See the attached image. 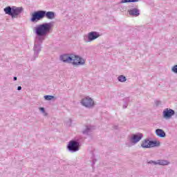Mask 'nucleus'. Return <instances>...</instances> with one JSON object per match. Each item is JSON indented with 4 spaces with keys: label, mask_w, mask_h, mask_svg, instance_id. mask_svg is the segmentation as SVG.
Returning a JSON list of instances; mask_svg holds the SVG:
<instances>
[{
    "label": "nucleus",
    "mask_w": 177,
    "mask_h": 177,
    "mask_svg": "<svg viewBox=\"0 0 177 177\" xmlns=\"http://www.w3.org/2000/svg\"><path fill=\"white\" fill-rule=\"evenodd\" d=\"M30 16V20L32 23H38L39 20H42L44 17H46L48 20H53L56 17V13L53 11L37 10L32 12Z\"/></svg>",
    "instance_id": "f03ea898"
},
{
    "label": "nucleus",
    "mask_w": 177,
    "mask_h": 177,
    "mask_svg": "<svg viewBox=\"0 0 177 177\" xmlns=\"http://www.w3.org/2000/svg\"><path fill=\"white\" fill-rule=\"evenodd\" d=\"M81 146L80 142L75 140H72L69 142L67 145V149L71 153H75L80 150V147Z\"/></svg>",
    "instance_id": "39448f33"
},
{
    "label": "nucleus",
    "mask_w": 177,
    "mask_h": 177,
    "mask_svg": "<svg viewBox=\"0 0 177 177\" xmlns=\"http://www.w3.org/2000/svg\"><path fill=\"white\" fill-rule=\"evenodd\" d=\"M118 80L119 81V82H125L127 81V77L121 75L118 77Z\"/></svg>",
    "instance_id": "dca6fc26"
},
{
    "label": "nucleus",
    "mask_w": 177,
    "mask_h": 177,
    "mask_svg": "<svg viewBox=\"0 0 177 177\" xmlns=\"http://www.w3.org/2000/svg\"><path fill=\"white\" fill-rule=\"evenodd\" d=\"M148 164H153V160H150L149 162H148Z\"/></svg>",
    "instance_id": "bb28decb"
},
{
    "label": "nucleus",
    "mask_w": 177,
    "mask_h": 177,
    "mask_svg": "<svg viewBox=\"0 0 177 177\" xmlns=\"http://www.w3.org/2000/svg\"><path fill=\"white\" fill-rule=\"evenodd\" d=\"M45 115H48V113H45Z\"/></svg>",
    "instance_id": "c85d7f7f"
},
{
    "label": "nucleus",
    "mask_w": 177,
    "mask_h": 177,
    "mask_svg": "<svg viewBox=\"0 0 177 177\" xmlns=\"http://www.w3.org/2000/svg\"><path fill=\"white\" fill-rule=\"evenodd\" d=\"M161 104V101L156 100L155 101V104L156 106H158Z\"/></svg>",
    "instance_id": "412c9836"
},
{
    "label": "nucleus",
    "mask_w": 177,
    "mask_h": 177,
    "mask_svg": "<svg viewBox=\"0 0 177 177\" xmlns=\"http://www.w3.org/2000/svg\"><path fill=\"white\" fill-rule=\"evenodd\" d=\"M39 110H40V111H41V113H45V108H44V107H40V108H39Z\"/></svg>",
    "instance_id": "4be33fe9"
},
{
    "label": "nucleus",
    "mask_w": 177,
    "mask_h": 177,
    "mask_svg": "<svg viewBox=\"0 0 177 177\" xmlns=\"http://www.w3.org/2000/svg\"><path fill=\"white\" fill-rule=\"evenodd\" d=\"M17 91H21V86H19L17 87Z\"/></svg>",
    "instance_id": "b1692460"
},
{
    "label": "nucleus",
    "mask_w": 177,
    "mask_h": 177,
    "mask_svg": "<svg viewBox=\"0 0 177 177\" xmlns=\"http://www.w3.org/2000/svg\"><path fill=\"white\" fill-rule=\"evenodd\" d=\"M53 24V21L43 23L33 28V32L36 35V40L33 47L34 55L31 60H35V59L38 57L39 52H41L42 49L41 45H42V42L45 41V38L52 32Z\"/></svg>",
    "instance_id": "f257e3e1"
},
{
    "label": "nucleus",
    "mask_w": 177,
    "mask_h": 177,
    "mask_svg": "<svg viewBox=\"0 0 177 177\" xmlns=\"http://www.w3.org/2000/svg\"><path fill=\"white\" fill-rule=\"evenodd\" d=\"M44 99H45V100H52L53 99H55V96H53V95H45Z\"/></svg>",
    "instance_id": "6ab92c4d"
},
{
    "label": "nucleus",
    "mask_w": 177,
    "mask_h": 177,
    "mask_svg": "<svg viewBox=\"0 0 177 177\" xmlns=\"http://www.w3.org/2000/svg\"><path fill=\"white\" fill-rule=\"evenodd\" d=\"M129 14L130 16H134L135 17H138L140 15V10L138 8H132L129 10Z\"/></svg>",
    "instance_id": "9d476101"
},
{
    "label": "nucleus",
    "mask_w": 177,
    "mask_h": 177,
    "mask_svg": "<svg viewBox=\"0 0 177 177\" xmlns=\"http://www.w3.org/2000/svg\"><path fill=\"white\" fill-rule=\"evenodd\" d=\"M151 147H160V141L149 140V149H151Z\"/></svg>",
    "instance_id": "f8f14e48"
},
{
    "label": "nucleus",
    "mask_w": 177,
    "mask_h": 177,
    "mask_svg": "<svg viewBox=\"0 0 177 177\" xmlns=\"http://www.w3.org/2000/svg\"><path fill=\"white\" fill-rule=\"evenodd\" d=\"M149 138L144 140L141 143V147H142V149H149Z\"/></svg>",
    "instance_id": "4468645a"
},
{
    "label": "nucleus",
    "mask_w": 177,
    "mask_h": 177,
    "mask_svg": "<svg viewBox=\"0 0 177 177\" xmlns=\"http://www.w3.org/2000/svg\"><path fill=\"white\" fill-rule=\"evenodd\" d=\"M81 104L84 107H93V106H95V101L92 98L87 97L82 100Z\"/></svg>",
    "instance_id": "1a4fd4ad"
},
{
    "label": "nucleus",
    "mask_w": 177,
    "mask_h": 177,
    "mask_svg": "<svg viewBox=\"0 0 177 177\" xmlns=\"http://www.w3.org/2000/svg\"><path fill=\"white\" fill-rule=\"evenodd\" d=\"M60 59L64 63H72L73 66H84L85 59L73 53L63 54L60 56Z\"/></svg>",
    "instance_id": "7ed1b4c3"
},
{
    "label": "nucleus",
    "mask_w": 177,
    "mask_h": 177,
    "mask_svg": "<svg viewBox=\"0 0 177 177\" xmlns=\"http://www.w3.org/2000/svg\"><path fill=\"white\" fill-rule=\"evenodd\" d=\"M175 115V111L171 109H165L162 112V117L165 120H171L172 116Z\"/></svg>",
    "instance_id": "0eeeda50"
},
{
    "label": "nucleus",
    "mask_w": 177,
    "mask_h": 177,
    "mask_svg": "<svg viewBox=\"0 0 177 177\" xmlns=\"http://www.w3.org/2000/svg\"><path fill=\"white\" fill-rule=\"evenodd\" d=\"M92 132V127L91 126H86L84 130L82 131L83 135H89Z\"/></svg>",
    "instance_id": "ddd939ff"
},
{
    "label": "nucleus",
    "mask_w": 177,
    "mask_h": 177,
    "mask_svg": "<svg viewBox=\"0 0 177 177\" xmlns=\"http://www.w3.org/2000/svg\"><path fill=\"white\" fill-rule=\"evenodd\" d=\"M13 80H14V81H17V77H13Z\"/></svg>",
    "instance_id": "393cba45"
},
{
    "label": "nucleus",
    "mask_w": 177,
    "mask_h": 177,
    "mask_svg": "<svg viewBox=\"0 0 177 177\" xmlns=\"http://www.w3.org/2000/svg\"><path fill=\"white\" fill-rule=\"evenodd\" d=\"M100 37V33L96 31H92L88 32V36H84V39L85 42H92V41H95V39H97Z\"/></svg>",
    "instance_id": "423d86ee"
},
{
    "label": "nucleus",
    "mask_w": 177,
    "mask_h": 177,
    "mask_svg": "<svg viewBox=\"0 0 177 177\" xmlns=\"http://www.w3.org/2000/svg\"><path fill=\"white\" fill-rule=\"evenodd\" d=\"M171 71L173 73H174L175 74H177V65H174L172 68H171Z\"/></svg>",
    "instance_id": "aec40b11"
},
{
    "label": "nucleus",
    "mask_w": 177,
    "mask_h": 177,
    "mask_svg": "<svg viewBox=\"0 0 177 177\" xmlns=\"http://www.w3.org/2000/svg\"><path fill=\"white\" fill-rule=\"evenodd\" d=\"M153 165H158V160L156 161V160H153Z\"/></svg>",
    "instance_id": "5701e85b"
},
{
    "label": "nucleus",
    "mask_w": 177,
    "mask_h": 177,
    "mask_svg": "<svg viewBox=\"0 0 177 177\" xmlns=\"http://www.w3.org/2000/svg\"><path fill=\"white\" fill-rule=\"evenodd\" d=\"M169 162L165 160H158V165H169Z\"/></svg>",
    "instance_id": "2eb2a0df"
},
{
    "label": "nucleus",
    "mask_w": 177,
    "mask_h": 177,
    "mask_svg": "<svg viewBox=\"0 0 177 177\" xmlns=\"http://www.w3.org/2000/svg\"><path fill=\"white\" fill-rule=\"evenodd\" d=\"M68 121H69V122H70V124H71V122H73V120L70 118V119L68 120Z\"/></svg>",
    "instance_id": "a878e982"
},
{
    "label": "nucleus",
    "mask_w": 177,
    "mask_h": 177,
    "mask_svg": "<svg viewBox=\"0 0 177 177\" xmlns=\"http://www.w3.org/2000/svg\"><path fill=\"white\" fill-rule=\"evenodd\" d=\"M142 138H143V134L141 133L133 134L129 140L130 143L133 146V145H136V143L140 142V140H142Z\"/></svg>",
    "instance_id": "6e6552de"
},
{
    "label": "nucleus",
    "mask_w": 177,
    "mask_h": 177,
    "mask_svg": "<svg viewBox=\"0 0 177 177\" xmlns=\"http://www.w3.org/2000/svg\"><path fill=\"white\" fill-rule=\"evenodd\" d=\"M24 8L23 7H17V6H8L4 8V12L6 15H8L10 16L12 19H17L19 15L23 13Z\"/></svg>",
    "instance_id": "20e7f679"
},
{
    "label": "nucleus",
    "mask_w": 177,
    "mask_h": 177,
    "mask_svg": "<svg viewBox=\"0 0 177 177\" xmlns=\"http://www.w3.org/2000/svg\"><path fill=\"white\" fill-rule=\"evenodd\" d=\"M155 133L156 136H158V138H165L167 136V133H165V131L161 129H157L155 131Z\"/></svg>",
    "instance_id": "9b49d317"
},
{
    "label": "nucleus",
    "mask_w": 177,
    "mask_h": 177,
    "mask_svg": "<svg viewBox=\"0 0 177 177\" xmlns=\"http://www.w3.org/2000/svg\"><path fill=\"white\" fill-rule=\"evenodd\" d=\"M132 2H139V0H122L120 3H131Z\"/></svg>",
    "instance_id": "f3484780"
},
{
    "label": "nucleus",
    "mask_w": 177,
    "mask_h": 177,
    "mask_svg": "<svg viewBox=\"0 0 177 177\" xmlns=\"http://www.w3.org/2000/svg\"><path fill=\"white\" fill-rule=\"evenodd\" d=\"M115 129H118V126H115Z\"/></svg>",
    "instance_id": "cd10ccee"
},
{
    "label": "nucleus",
    "mask_w": 177,
    "mask_h": 177,
    "mask_svg": "<svg viewBox=\"0 0 177 177\" xmlns=\"http://www.w3.org/2000/svg\"><path fill=\"white\" fill-rule=\"evenodd\" d=\"M124 104H123V109H127L128 107V102H129V97L123 99Z\"/></svg>",
    "instance_id": "a211bd4d"
}]
</instances>
